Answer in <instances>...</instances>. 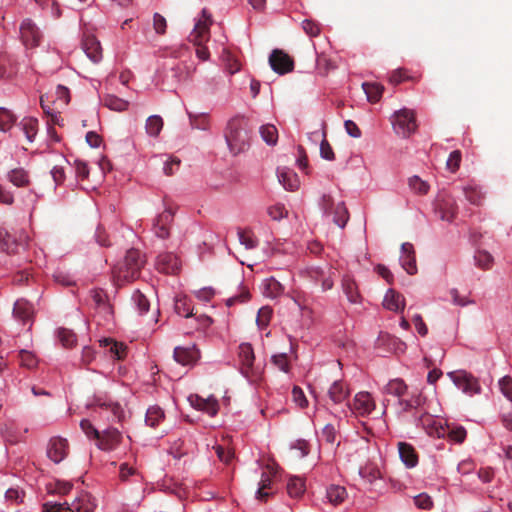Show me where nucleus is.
Returning a JSON list of instances; mask_svg holds the SVG:
<instances>
[{"label": "nucleus", "instance_id": "obj_1", "mask_svg": "<svg viewBox=\"0 0 512 512\" xmlns=\"http://www.w3.org/2000/svg\"><path fill=\"white\" fill-rule=\"evenodd\" d=\"M251 127L244 116H236L229 120L225 139L230 151L236 155L244 152L250 146Z\"/></svg>", "mask_w": 512, "mask_h": 512}, {"label": "nucleus", "instance_id": "obj_2", "mask_svg": "<svg viewBox=\"0 0 512 512\" xmlns=\"http://www.w3.org/2000/svg\"><path fill=\"white\" fill-rule=\"evenodd\" d=\"M145 264V257L137 249L127 251L123 262L113 268V278L116 285L121 286L126 282L137 279Z\"/></svg>", "mask_w": 512, "mask_h": 512}, {"label": "nucleus", "instance_id": "obj_3", "mask_svg": "<svg viewBox=\"0 0 512 512\" xmlns=\"http://www.w3.org/2000/svg\"><path fill=\"white\" fill-rule=\"evenodd\" d=\"M212 24L213 19L211 13L207 9H203L189 36V41L197 47V57L203 61L207 60L210 55L208 48L204 44L210 39V26Z\"/></svg>", "mask_w": 512, "mask_h": 512}, {"label": "nucleus", "instance_id": "obj_4", "mask_svg": "<svg viewBox=\"0 0 512 512\" xmlns=\"http://www.w3.org/2000/svg\"><path fill=\"white\" fill-rule=\"evenodd\" d=\"M96 504L91 495L81 492L71 504L68 503H45L44 512H94Z\"/></svg>", "mask_w": 512, "mask_h": 512}, {"label": "nucleus", "instance_id": "obj_5", "mask_svg": "<svg viewBox=\"0 0 512 512\" xmlns=\"http://www.w3.org/2000/svg\"><path fill=\"white\" fill-rule=\"evenodd\" d=\"M392 125L397 135L410 137L418 128L415 112L407 108L396 111L392 116Z\"/></svg>", "mask_w": 512, "mask_h": 512}, {"label": "nucleus", "instance_id": "obj_6", "mask_svg": "<svg viewBox=\"0 0 512 512\" xmlns=\"http://www.w3.org/2000/svg\"><path fill=\"white\" fill-rule=\"evenodd\" d=\"M19 37L27 49H34L40 45L43 34L32 19L25 18L19 26Z\"/></svg>", "mask_w": 512, "mask_h": 512}, {"label": "nucleus", "instance_id": "obj_7", "mask_svg": "<svg viewBox=\"0 0 512 512\" xmlns=\"http://www.w3.org/2000/svg\"><path fill=\"white\" fill-rule=\"evenodd\" d=\"M455 199L447 192L441 191L434 201V212L443 221L452 222L457 214Z\"/></svg>", "mask_w": 512, "mask_h": 512}, {"label": "nucleus", "instance_id": "obj_8", "mask_svg": "<svg viewBox=\"0 0 512 512\" xmlns=\"http://www.w3.org/2000/svg\"><path fill=\"white\" fill-rule=\"evenodd\" d=\"M306 273L311 281L321 284L322 291H328L333 288L336 270L330 264L310 266L307 268Z\"/></svg>", "mask_w": 512, "mask_h": 512}, {"label": "nucleus", "instance_id": "obj_9", "mask_svg": "<svg viewBox=\"0 0 512 512\" xmlns=\"http://www.w3.org/2000/svg\"><path fill=\"white\" fill-rule=\"evenodd\" d=\"M321 207L327 216H333L332 221L344 228L349 220V213L344 202L334 203L330 195H323L321 200Z\"/></svg>", "mask_w": 512, "mask_h": 512}, {"label": "nucleus", "instance_id": "obj_10", "mask_svg": "<svg viewBox=\"0 0 512 512\" xmlns=\"http://www.w3.org/2000/svg\"><path fill=\"white\" fill-rule=\"evenodd\" d=\"M238 355L241 362V372L250 381H257L260 378L259 371L254 368V351L249 343H242L238 347Z\"/></svg>", "mask_w": 512, "mask_h": 512}, {"label": "nucleus", "instance_id": "obj_11", "mask_svg": "<svg viewBox=\"0 0 512 512\" xmlns=\"http://www.w3.org/2000/svg\"><path fill=\"white\" fill-rule=\"evenodd\" d=\"M448 375L455 384V386L458 389L462 390L465 394L473 396L481 392V386L478 382V379L474 377L472 374L464 370H458L450 372L448 373Z\"/></svg>", "mask_w": 512, "mask_h": 512}, {"label": "nucleus", "instance_id": "obj_12", "mask_svg": "<svg viewBox=\"0 0 512 512\" xmlns=\"http://www.w3.org/2000/svg\"><path fill=\"white\" fill-rule=\"evenodd\" d=\"M269 64L274 72L284 75L294 69L293 59L283 50L274 49L269 56Z\"/></svg>", "mask_w": 512, "mask_h": 512}, {"label": "nucleus", "instance_id": "obj_13", "mask_svg": "<svg viewBox=\"0 0 512 512\" xmlns=\"http://www.w3.org/2000/svg\"><path fill=\"white\" fill-rule=\"evenodd\" d=\"M174 215L175 211L171 207H168L156 217L153 224V231L158 238H169Z\"/></svg>", "mask_w": 512, "mask_h": 512}, {"label": "nucleus", "instance_id": "obj_14", "mask_svg": "<svg viewBox=\"0 0 512 512\" xmlns=\"http://www.w3.org/2000/svg\"><path fill=\"white\" fill-rule=\"evenodd\" d=\"M69 452V445L65 438L53 437L49 440L47 446V456L54 463H60L63 461Z\"/></svg>", "mask_w": 512, "mask_h": 512}, {"label": "nucleus", "instance_id": "obj_15", "mask_svg": "<svg viewBox=\"0 0 512 512\" xmlns=\"http://www.w3.org/2000/svg\"><path fill=\"white\" fill-rule=\"evenodd\" d=\"M121 440L122 435L116 428H108L100 432L96 445L103 451H112L118 447Z\"/></svg>", "mask_w": 512, "mask_h": 512}, {"label": "nucleus", "instance_id": "obj_16", "mask_svg": "<svg viewBox=\"0 0 512 512\" xmlns=\"http://www.w3.org/2000/svg\"><path fill=\"white\" fill-rule=\"evenodd\" d=\"M351 408L357 415L367 416L375 409V402L370 393L359 392L355 395Z\"/></svg>", "mask_w": 512, "mask_h": 512}, {"label": "nucleus", "instance_id": "obj_17", "mask_svg": "<svg viewBox=\"0 0 512 512\" xmlns=\"http://www.w3.org/2000/svg\"><path fill=\"white\" fill-rule=\"evenodd\" d=\"M180 260L177 255L166 252L157 257L156 268L164 274H176L180 270Z\"/></svg>", "mask_w": 512, "mask_h": 512}, {"label": "nucleus", "instance_id": "obj_18", "mask_svg": "<svg viewBox=\"0 0 512 512\" xmlns=\"http://www.w3.org/2000/svg\"><path fill=\"white\" fill-rule=\"evenodd\" d=\"M191 405L197 410L203 411L210 416H215L219 410V404L216 398H203L199 395H191L189 397Z\"/></svg>", "mask_w": 512, "mask_h": 512}, {"label": "nucleus", "instance_id": "obj_19", "mask_svg": "<svg viewBox=\"0 0 512 512\" xmlns=\"http://www.w3.org/2000/svg\"><path fill=\"white\" fill-rule=\"evenodd\" d=\"M173 357L177 363L183 366L194 365L200 358V352L195 346L176 347Z\"/></svg>", "mask_w": 512, "mask_h": 512}, {"label": "nucleus", "instance_id": "obj_20", "mask_svg": "<svg viewBox=\"0 0 512 512\" xmlns=\"http://www.w3.org/2000/svg\"><path fill=\"white\" fill-rule=\"evenodd\" d=\"M402 256L400 262L403 269L410 275L417 273L416 257L414 247L411 243H403L401 245Z\"/></svg>", "mask_w": 512, "mask_h": 512}, {"label": "nucleus", "instance_id": "obj_21", "mask_svg": "<svg viewBox=\"0 0 512 512\" xmlns=\"http://www.w3.org/2000/svg\"><path fill=\"white\" fill-rule=\"evenodd\" d=\"M82 49L89 59L98 63L102 59L100 42L94 35H85L82 40Z\"/></svg>", "mask_w": 512, "mask_h": 512}, {"label": "nucleus", "instance_id": "obj_22", "mask_svg": "<svg viewBox=\"0 0 512 512\" xmlns=\"http://www.w3.org/2000/svg\"><path fill=\"white\" fill-rule=\"evenodd\" d=\"M382 304L383 307L389 311L396 313L403 312L405 308V298L396 290L388 289Z\"/></svg>", "mask_w": 512, "mask_h": 512}, {"label": "nucleus", "instance_id": "obj_23", "mask_svg": "<svg viewBox=\"0 0 512 512\" xmlns=\"http://www.w3.org/2000/svg\"><path fill=\"white\" fill-rule=\"evenodd\" d=\"M25 247L26 243L24 241L18 242L10 233L0 234V250L8 254H15L19 253L21 249L24 250Z\"/></svg>", "mask_w": 512, "mask_h": 512}, {"label": "nucleus", "instance_id": "obj_24", "mask_svg": "<svg viewBox=\"0 0 512 512\" xmlns=\"http://www.w3.org/2000/svg\"><path fill=\"white\" fill-rule=\"evenodd\" d=\"M278 180L286 190L296 191L299 188V179L297 174L288 168L278 169Z\"/></svg>", "mask_w": 512, "mask_h": 512}, {"label": "nucleus", "instance_id": "obj_25", "mask_svg": "<svg viewBox=\"0 0 512 512\" xmlns=\"http://www.w3.org/2000/svg\"><path fill=\"white\" fill-rule=\"evenodd\" d=\"M13 315L25 324L33 317V305L24 299H19L14 304Z\"/></svg>", "mask_w": 512, "mask_h": 512}, {"label": "nucleus", "instance_id": "obj_26", "mask_svg": "<svg viewBox=\"0 0 512 512\" xmlns=\"http://www.w3.org/2000/svg\"><path fill=\"white\" fill-rule=\"evenodd\" d=\"M398 450L401 460L408 468H412L417 465L418 456L412 445L405 442H399Z\"/></svg>", "mask_w": 512, "mask_h": 512}, {"label": "nucleus", "instance_id": "obj_27", "mask_svg": "<svg viewBox=\"0 0 512 512\" xmlns=\"http://www.w3.org/2000/svg\"><path fill=\"white\" fill-rule=\"evenodd\" d=\"M342 290L349 302L354 304L361 302L358 286L355 280L348 275L344 276L342 279Z\"/></svg>", "mask_w": 512, "mask_h": 512}, {"label": "nucleus", "instance_id": "obj_28", "mask_svg": "<svg viewBox=\"0 0 512 512\" xmlns=\"http://www.w3.org/2000/svg\"><path fill=\"white\" fill-rule=\"evenodd\" d=\"M17 73V66L13 57L7 53L0 54V78L9 79Z\"/></svg>", "mask_w": 512, "mask_h": 512}, {"label": "nucleus", "instance_id": "obj_29", "mask_svg": "<svg viewBox=\"0 0 512 512\" xmlns=\"http://www.w3.org/2000/svg\"><path fill=\"white\" fill-rule=\"evenodd\" d=\"M94 405L106 410H110L114 418L118 421H121L124 418L123 408L118 402L107 398L96 397L94 400Z\"/></svg>", "mask_w": 512, "mask_h": 512}, {"label": "nucleus", "instance_id": "obj_30", "mask_svg": "<svg viewBox=\"0 0 512 512\" xmlns=\"http://www.w3.org/2000/svg\"><path fill=\"white\" fill-rule=\"evenodd\" d=\"M347 496L346 488L340 485H330L326 490V497L334 506L342 504L346 500Z\"/></svg>", "mask_w": 512, "mask_h": 512}, {"label": "nucleus", "instance_id": "obj_31", "mask_svg": "<svg viewBox=\"0 0 512 512\" xmlns=\"http://www.w3.org/2000/svg\"><path fill=\"white\" fill-rule=\"evenodd\" d=\"M362 88L371 103L378 102L384 92V86L377 82H364Z\"/></svg>", "mask_w": 512, "mask_h": 512}, {"label": "nucleus", "instance_id": "obj_32", "mask_svg": "<svg viewBox=\"0 0 512 512\" xmlns=\"http://www.w3.org/2000/svg\"><path fill=\"white\" fill-rule=\"evenodd\" d=\"M348 395L349 391L342 381H334L328 390V396L334 403L343 402Z\"/></svg>", "mask_w": 512, "mask_h": 512}, {"label": "nucleus", "instance_id": "obj_33", "mask_svg": "<svg viewBox=\"0 0 512 512\" xmlns=\"http://www.w3.org/2000/svg\"><path fill=\"white\" fill-rule=\"evenodd\" d=\"M100 346L109 347V351L118 360H122L126 357L127 347L123 343L116 342L110 338H104L99 341Z\"/></svg>", "mask_w": 512, "mask_h": 512}, {"label": "nucleus", "instance_id": "obj_34", "mask_svg": "<svg viewBox=\"0 0 512 512\" xmlns=\"http://www.w3.org/2000/svg\"><path fill=\"white\" fill-rule=\"evenodd\" d=\"M9 181L17 187H26L30 184V177L23 168H15L8 172Z\"/></svg>", "mask_w": 512, "mask_h": 512}, {"label": "nucleus", "instance_id": "obj_35", "mask_svg": "<svg viewBox=\"0 0 512 512\" xmlns=\"http://www.w3.org/2000/svg\"><path fill=\"white\" fill-rule=\"evenodd\" d=\"M283 292H284V287L275 278L271 277L264 281L263 293L265 296L270 297V298H276V297L280 296Z\"/></svg>", "mask_w": 512, "mask_h": 512}, {"label": "nucleus", "instance_id": "obj_36", "mask_svg": "<svg viewBox=\"0 0 512 512\" xmlns=\"http://www.w3.org/2000/svg\"><path fill=\"white\" fill-rule=\"evenodd\" d=\"M407 390V385L402 379L396 378L390 380L383 388L385 394L401 397Z\"/></svg>", "mask_w": 512, "mask_h": 512}, {"label": "nucleus", "instance_id": "obj_37", "mask_svg": "<svg viewBox=\"0 0 512 512\" xmlns=\"http://www.w3.org/2000/svg\"><path fill=\"white\" fill-rule=\"evenodd\" d=\"M91 298L96 306V308L101 309L105 313L111 312V306L108 303V298L104 290L102 289H94L91 291Z\"/></svg>", "mask_w": 512, "mask_h": 512}, {"label": "nucleus", "instance_id": "obj_38", "mask_svg": "<svg viewBox=\"0 0 512 512\" xmlns=\"http://www.w3.org/2000/svg\"><path fill=\"white\" fill-rule=\"evenodd\" d=\"M467 432L462 426H450L442 428V436H447L450 440L456 443H462L466 438Z\"/></svg>", "mask_w": 512, "mask_h": 512}, {"label": "nucleus", "instance_id": "obj_39", "mask_svg": "<svg viewBox=\"0 0 512 512\" xmlns=\"http://www.w3.org/2000/svg\"><path fill=\"white\" fill-rule=\"evenodd\" d=\"M103 103H104V106H106L110 110L117 111V112L125 111L129 106L128 101H126L122 98H119L115 95H110V94L106 95L104 97Z\"/></svg>", "mask_w": 512, "mask_h": 512}, {"label": "nucleus", "instance_id": "obj_40", "mask_svg": "<svg viewBox=\"0 0 512 512\" xmlns=\"http://www.w3.org/2000/svg\"><path fill=\"white\" fill-rule=\"evenodd\" d=\"M287 492L292 498H299L305 492V483L302 478L292 477L287 483Z\"/></svg>", "mask_w": 512, "mask_h": 512}, {"label": "nucleus", "instance_id": "obj_41", "mask_svg": "<svg viewBox=\"0 0 512 512\" xmlns=\"http://www.w3.org/2000/svg\"><path fill=\"white\" fill-rule=\"evenodd\" d=\"M163 124V119L159 115L149 116L145 124L147 134L152 137H157L163 128Z\"/></svg>", "mask_w": 512, "mask_h": 512}, {"label": "nucleus", "instance_id": "obj_42", "mask_svg": "<svg viewBox=\"0 0 512 512\" xmlns=\"http://www.w3.org/2000/svg\"><path fill=\"white\" fill-rule=\"evenodd\" d=\"M174 309L178 315L184 316L186 318H189V317H192L195 315L193 313V310L190 308V302L186 296L176 297Z\"/></svg>", "mask_w": 512, "mask_h": 512}, {"label": "nucleus", "instance_id": "obj_43", "mask_svg": "<svg viewBox=\"0 0 512 512\" xmlns=\"http://www.w3.org/2000/svg\"><path fill=\"white\" fill-rule=\"evenodd\" d=\"M271 494H273L272 480L268 475L263 474L256 492V497L259 500L265 501Z\"/></svg>", "mask_w": 512, "mask_h": 512}, {"label": "nucleus", "instance_id": "obj_44", "mask_svg": "<svg viewBox=\"0 0 512 512\" xmlns=\"http://www.w3.org/2000/svg\"><path fill=\"white\" fill-rule=\"evenodd\" d=\"M164 419V412L159 406H152L146 412L145 422L150 427H156Z\"/></svg>", "mask_w": 512, "mask_h": 512}, {"label": "nucleus", "instance_id": "obj_45", "mask_svg": "<svg viewBox=\"0 0 512 512\" xmlns=\"http://www.w3.org/2000/svg\"><path fill=\"white\" fill-rule=\"evenodd\" d=\"M20 125L29 142H32L37 134L38 121L34 118H24Z\"/></svg>", "mask_w": 512, "mask_h": 512}, {"label": "nucleus", "instance_id": "obj_46", "mask_svg": "<svg viewBox=\"0 0 512 512\" xmlns=\"http://www.w3.org/2000/svg\"><path fill=\"white\" fill-rule=\"evenodd\" d=\"M260 135L268 145H275L278 140V131L272 124H266L260 127Z\"/></svg>", "mask_w": 512, "mask_h": 512}, {"label": "nucleus", "instance_id": "obj_47", "mask_svg": "<svg viewBox=\"0 0 512 512\" xmlns=\"http://www.w3.org/2000/svg\"><path fill=\"white\" fill-rule=\"evenodd\" d=\"M17 118L16 116L8 109L0 107V130L8 131L15 124Z\"/></svg>", "mask_w": 512, "mask_h": 512}, {"label": "nucleus", "instance_id": "obj_48", "mask_svg": "<svg viewBox=\"0 0 512 512\" xmlns=\"http://www.w3.org/2000/svg\"><path fill=\"white\" fill-rule=\"evenodd\" d=\"M408 184L410 189L419 195H426L430 188L426 181L416 175L409 178Z\"/></svg>", "mask_w": 512, "mask_h": 512}, {"label": "nucleus", "instance_id": "obj_49", "mask_svg": "<svg viewBox=\"0 0 512 512\" xmlns=\"http://www.w3.org/2000/svg\"><path fill=\"white\" fill-rule=\"evenodd\" d=\"M424 403V397L419 393L412 395L410 399L404 400L400 399L399 404L404 411H410L412 409H416Z\"/></svg>", "mask_w": 512, "mask_h": 512}, {"label": "nucleus", "instance_id": "obj_50", "mask_svg": "<svg viewBox=\"0 0 512 512\" xmlns=\"http://www.w3.org/2000/svg\"><path fill=\"white\" fill-rule=\"evenodd\" d=\"M464 195L467 201H469L473 205H480L483 200V193L479 188L474 186L465 187Z\"/></svg>", "mask_w": 512, "mask_h": 512}, {"label": "nucleus", "instance_id": "obj_51", "mask_svg": "<svg viewBox=\"0 0 512 512\" xmlns=\"http://www.w3.org/2000/svg\"><path fill=\"white\" fill-rule=\"evenodd\" d=\"M58 337L61 344L66 348L74 346L77 341L76 334L72 330L66 328H60L58 330Z\"/></svg>", "mask_w": 512, "mask_h": 512}, {"label": "nucleus", "instance_id": "obj_52", "mask_svg": "<svg viewBox=\"0 0 512 512\" xmlns=\"http://www.w3.org/2000/svg\"><path fill=\"white\" fill-rule=\"evenodd\" d=\"M406 80L416 81L418 79L415 77L409 76L408 71L404 68H399V69L392 71V73L389 76V82L394 85H398Z\"/></svg>", "mask_w": 512, "mask_h": 512}, {"label": "nucleus", "instance_id": "obj_53", "mask_svg": "<svg viewBox=\"0 0 512 512\" xmlns=\"http://www.w3.org/2000/svg\"><path fill=\"white\" fill-rule=\"evenodd\" d=\"M132 300L135 303L140 314L148 312L149 307H150L149 300L139 290H137L133 293Z\"/></svg>", "mask_w": 512, "mask_h": 512}, {"label": "nucleus", "instance_id": "obj_54", "mask_svg": "<svg viewBox=\"0 0 512 512\" xmlns=\"http://www.w3.org/2000/svg\"><path fill=\"white\" fill-rule=\"evenodd\" d=\"M20 364L28 369H33L37 366L38 360L36 356L27 350H21L19 352Z\"/></svg>", "mask_w": 512, "mask_h": 512}, {"label": "nucleus", "instance_id": "obj_55", "mask_svg": "<svg viewBox=\"0 0 512 512\" xmlns=\"http://www.w3.org/2000/svg\"><path fill=\"white\" fill-rule=\"evenodd\" d=\"M239 241L246 249H253L257 246V240L253 237V234L247 230H238Z\"/></svg>", "mask_w": 512, "mask_h": 512}, {"label": "nucleus", "instance_id": "obj_56", "mask_svg": "<svg viewBox=\"0 0 512 512\" xmlns=\"http://www.w3.org/2000/svg\"><path fill=\"white\" fill-rule=\"evenodd\" d=\"M191 126L199 130H207L209 128V119L207 115H192L189 114Z\"/></svg>", "mask_w": 512, "mask_h": 512}, {"label": "nucleus", "instance_id": "obj_57", "mask_svg": "<svg viewBox=\"0 0 512 512\" xmlns=\"http://www.w3.org/2000/svg\"><path fill=\"white\" fill-rule=\"evenodd\" d=\"M461 159L462 156L459 150L452 151L446 161V168L450 172L455 173L460 167Z\"/></svg>", "mask_w": 512, "mask_h": 512}, {"label": "nucleus", "instance_id": "obj_58", "mask_svg": "<svg viewBox=\"0 0 512 512\" xmlns=\"http://www.w3.org/2000/svg\"><path fill=\"white\" fill-rule=\"evenodd\" d=\"M214 449L219 460L225 464H229L234 458V451L230 448H225L222 445H216L214 446Z\"/></svg>", "mask_w": 512, "mask_h": 512}, {"label": "nucleus", "instance_id": "obj_59", "mask_svg": "<svg viewBox=\"0 0 512 512\" xmlns=\"http://www.w3.org/2000/svg\"><path fill=\"white\" fill-rule=\"evenodd\" d=\"M302 28L305 33L311 37H317L321 32L319 23L310 19H306L302 22Z\"/></svg>", "mask_w": 512, "mask_h": 512}, {"label": "nucleus", "instance_id": "obj_60", "mask_svg": "<svg viewBox=\"0 0 512 512\" xmlns=\"http://www.w3.org/2000/svg\"><path fill=\"white\" fill-rule=\"evenodd\" d=\"M80 427L88 438L95 441L99 438L100 431H98L88 419H83L80 422Z\"/></svg>", "mask_w": 512, "mask_h": 512}, {"label": "nucleus", "instance_id": "obj_61", "mask_svg": "<svg viewBox=\"0 0 512 512\" xmlns=\"http://www.w3.org/2000/svg\"><path fill=\"white\" fill-rule=\"evenodd\" d=\"M153 29L158 35H164L167 29V21L160 13L153 15Z\"/></svg>", "mask_w": 512, "mask_h": 512}, {"label": "nucleus", "instance_id": "obj_62", "mask_svg": "<svg viewBox=\"0 0 512 512\" xmlns=\"http://www.w3.org/2000/svg\"><path fill=\"white\" fill-rule=\"evenodd\" d=\"M414 503L418 508L424 509V510H430L433 507V500L426 493H421V494L415 496Z\"/></svg>", "mask_w": 512, "mask_h": 512}, {"label": "nucleus", "instance_id": "obj_63", "mask_svg": "<svg viewBox=\"0 0 512 512\" xmlns=\"http://www.w3.org/2000/svg\"><path fill=\"white\" fill-rule=\"evenodd\" d=\"M267 213L273 220H281L288 215V211L282 204H276L269 207Z\"/></svg>", "mask_w": 512, "mask_h": 512}, {"label": "nucleus", "instance_id": "obj_64", "mask_svg": "<svg viewBox=\"0 0 512 512\" xmlns=\"http://www.w3.org/2000/svg\"><path fill=\"white\" fill-rule=\"evenodd\" d=\"M499 387L502 394L512 401V378L510 376H504L501 378L499 380Z\"/></svg>", "mask_w": 512, "mask_h": 512}]
</instances>
